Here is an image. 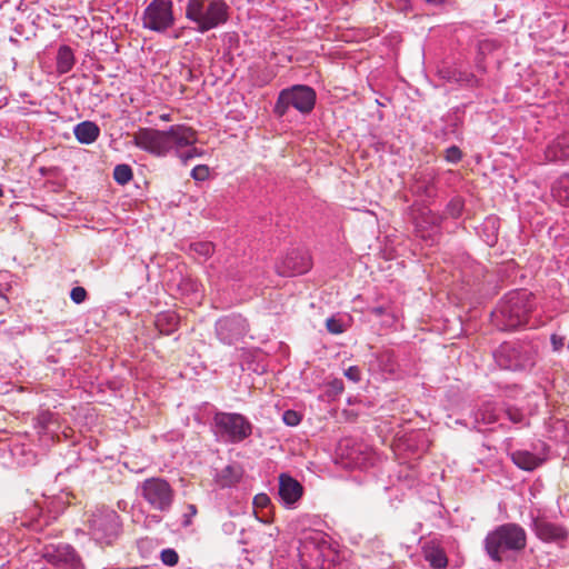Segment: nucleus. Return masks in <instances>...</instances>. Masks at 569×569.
I'll list each match as a JSON object with an SVG mask.
<instances>
[{
	"label": "nucleus",
	"mask_w": 569,
	"mask_h": 569,
	"mask_svg": "<svg viewBox=\"0 0 569 569\" xmlns=\"http://www.w3.org/2000/svg\"><path fill=\"white\" fill-rule=\"evenodd\" d=\"M190 249L204 258L210 257L214 252L213 243L208 241L191 243Z\"/></svg>",
	"instance_id": "f704fd0d"
},
{
	"label": "nucleus",
	"mask_w": 569,
	"mask_h": 569,
	"mask_svg": "<svg viewBox=\"0 0 569 569\" xmlns=\"http://www.w3.org/2000/svg\"><path fill=\"white\" fill-rule=\"evenodd\" d=\"M501 47L495 39H481L477 44L476 62L480 71H486L499 61Z\"/></svg>",
	"instance_id": "f3484780"
},
{
	"label": "nucleus",
	"mask_w": 569,
	"mask_h": 569,
	"mask_svg": "<svg viewBox=\"0 0 569 569\" xmlns=\"http://www.w3.org/2000/svg\"><path fill=\"white\" fill-rule=\"evenodd\" d=\"M233 325L231 319H222L217 323V332L221 340L226 341L227 337L223 336L224 330H229Z\"/></svg>",
	"instance_id": "49530a36"
},
{
	"label": "nucleus",
	"mask_w": 569,
	"mask_h": 569,
	"mask_svg": "<svg viewBox=\"0 0 569 569\" xmlns=\"http://www.w3.org/2000/svg\"><path fill=\"white\" fill-rule=\"evenodd\" d=\"M217 82V79L214 77V73H208L206 78H203L202 83L203 84H210L214 86Z\"/></svg>",
	"instance_id": "6e6d98bb"
},
{
	"label": "nucleus",
	"mask_w": 569,
	"mask_h": 569,
	"mask_svg": "<svg viewBox=\"0 0 569 569\" xmlns=\"http://www.w3.org/2000/svg\"><path fill=\"white\" fill-rule=\"evenodd\" d=\"M302 419L301 413L296 410L288 409L282 415V421L289 427H296Z\"/></svg>",
	"instance_id": "79ce46f5"
},
{
	"label": "nucleus",
	"mask_w": 569,
	"mask_h": 569,
	"mask_svg": "<svg viewBox=\"0 0 569 569\" xmlns=\"http://www.w3.org/2000/svg\"><path fill=\"white\" fill-rule=\"evenodd\" d=\"M345 376L352 382H359L361 380V370L358 366H351L345 370Z\"/></svg>",
	"instance_id": "de8ad7c7"
},
{
	"label": "nucleus",
	"mask_w": 569,
	"mask_h": 569,
	"mask_svg": "<svg viewBox=\"0 0 569 569\" xmlns=\"http://www.w3.org/2000/svg\"><path fill=\"white\" fill-rule=\"evenodd\" d=\"M425 560L433 569H446L448 567V557L445 549L433 541L426 542L422 547Z\"/></svg>",
	"instance_id": "4be33fe9"
},
{
	"label": "nucleus",
	"mask_w": 569,
	"mask_h": 569,
	"mask_svg": "<svg viewBox=\"0 0 569 569\" xmlns=\"http://www.w3.org/2000/svg\"><path fill=\"white\" fill-rule=\"evenodd\" d=\"M527 547V532L516 522L497 526L483 539V550L493 562L513 559Z\"/></svg>",
	"instance_id": "7ed1b4c3"
},
{
	"label": "nucleus",
	"mask_w": 569,
	"mask_h": 569,
	"mask_svg": "<svg viewBox=\"0 0 569 569\" xmlns=\"http://www.w3.org/2000/svg\"><path fill=\"white\" fill-rule=\"evenodd\" d=\"M42 558L59 568L80 569L81 558L76 549L68 543L46 545L41 551Z\"/></svg>",
	"instance_id": "9b49d317"
},
{
	"label": "nucleus",
	"mask_w": 569,
	"mask_h": 569,
	"mask_svg": "<svg viewBox=\"0 0 569 569\" xmlns=\"http://www.w3.org/2000/svg\"><path fill=\"white\" fill-rule=\"evenodd\" d=\"M160 559L164 565L173 567L179 561V555L174 549L168 548L161 551Z\"/></svg>",
	"instance_id": "ea45409f"
},
{
	"label": "nucleus",
	"mask_w": 569,
	"mask_h": 569,
	"mask_svg": "<svg viewBox=\"0 0 569 569\" xmlns=\"http://www.w3.org/2000/svg\"><path fill=\"white\" fill-rule=\"evenodd\" d=\"M142 27L154 32H166L174 24L173 3L171 0H151L143 10Z\"/></svg>",
	"instance_id": "1a4fd4ad"
},
{
	"label": "nucleus",
	"mask_w": 569,
	"mask_h": 569,
	"mask_svg": "<svg viewBox=\"0 0 569 569\" xmlns=\"http://www.w3.org/2000/svg\"><path fill=\"white\" fill-rule=\"evenodd\" d=\"M132 138V143L141 150L156 157H166L174 152L183 163L202 153L193 147L197 142V131L186 124H173L168 130L139 128Z\"/></svg>",
	"instance_id": "f257e3e1"
},
{
	"label": "nucleus",
	"mask_w": 569,
	"mask_h": 569,
	"mask_svg": "<svg viewBox=\"0 0 569 569\" xmlns=\"http://www.w3.org/2000/svg\"><path fill=\"white\" fill-rule=\"evenodd\" d=\"M486 242H487L489 246H491V247H492V246H495V244L497 243V234H496L495 232H492V233L488 237V239H487V241H486Z\"/></svg>",
	"instance_id": "13d9d810"
},
{
	"label": "nucleus",
	"mask_w": 569,
	"mask_h": 569,
	"mask_svg": "<svg viewBox=\"0 0 569 569\" xmlns=\"http://www.w3.org/2000/svg\"><path fill=\"white\" fill-rule=\"evenodd\" d=\"M73 133L80 143L90 144L99 138L100 128L92 121H82L74 127Z\"/></svg>",
	"instance_id": "bb28decb"
},
{
	"label": "nucleus",
	"mask_w": 569,
	"mask_h": 569,
	"mask_svg": "<svg viewBox=\"0 0 569 569\" xmlns=\"http://www.w3.org/2000/svg\"><path fill=\"white\" fill-rule=\"evenodd\" d=\"M441 120L445 122V126H447L448 131H451L453 136L460 138V127L463 124V113L459 108H455L447 112Z\"/></svg>",
	"instance_id": "cd10ccee"
},
{
	"label": "nucleus",
	"mask_w": 569,
	"mask_h": 569,
	"mask_svg": "<svg viewBox=\"0 0 569 569\" xmlns=\"http://www.w3.org/2000/svg\"><path fill=\"white\" fill-rule=\"evenodd\" d=\"M27 102L30 103V104H37V102L33 101V100H28Z\"/></svg>",
	"instance_id": "69168bd1"
},
{
	"label": "nucleus",
	"mask_w": 569,
	"mask_h": 569,
	"mask_svg": "<svg viewBox=\"0 0 569 569\" xmlns=\"http://www.w3.org/2000/svg\"><path fill=\"white\" fill-rule=\"evenodd\" d=\"M29 81L32 83L31 88L28 90L20 91V96L22 98H29L32 97V92H37L38 88L44 87L43 91H47L50 88V82L48 80H44L43 78L36 80L32 76L28 77Z\"/></svg>",
	"instance_id": "72a5a7b5"
},
{
	"label": "nucleus",
	"mask_w": 569,
	"mask_h": 569,
	"mask_svg": "<svg viewBox=\"0 0 569 569\" xmlns=\"http://www.w3.org/2000/svg\"><path fill=\"white\" fill-rule=\"evenodd\" d=\"M229 9L224 0H188L184 16L196 31L206 33L228 21Z\"/></svg>",
	"instance_id": "20e7f679"
},
{
	"label": "nucleus",
	"mask_w": 569,
	"mask_h": 569,
	"mask_svg": "<svg viewBox=\"0 0 569 569\" xmlns=\"http://www.w3.org/2000/svg\"><path fill=\"white\" fill-rule=\"evenodd\" d=\"M242 478V468L238 465H229L217 472L216 483L221 488L236 486Z\"/></svg>",
	"instance_id": "a878e982"
},
{
	"label": "nucleus",
	"mask_w": 569,
	"mask_h": 569,
	"mask_svg": "<svg viewBox=\"0 0 569 569\" xmlns=\"http://www.w3.org/2000/svg\"><path fill=\"white\" fill-rule=\"evenodd\" d=\"M330 393L337 396L343 391V381L341 379H333L329 383Z\"/></svg>",
	"instance_id": "603ef678"
},
{
	"label": "nucleus",
	"mask_w": 569,
	"mask_h": 569,
	"mask_svg": "<svg viewBox=\"0 0 569 569\" xmlns=\"http://www.w3.org/2000/svg\"><path fill=\"white\" fill-rule=\"evenodd\" d=\"M369 312L377 317L392 316L390 306H385V305L369 308Z\"/></svg>",
	"instance_id": "09e8293b"
},
{
	"label": "nucleus",
	"mask_w": 569,
	"mask_h": 569,
	"mask_svg": "<svg viewBox=\"0 0 569 569\" xmlns=\"http://www.w3.org/2000/svg\"><path fill=\"white\" fill-rule=\"evenodd\" d=\"M463 153L457 146H451L445 150L443 158L449 163H458L462 160Z\"/></svg>",
	"instance_id": "4c0bfd02"
},
{
	"label": "nucleus",
	"mask_w": 569,
	"mask_h": 569,
	"mask_svg": "<svg viewBox=\"0 0 569 569\" xmlns=\"http://www.w3.org/2000/svg\"><path fill=\"white\" fill-rule=\"evenodd\" d=\"M452 134L451 131H448V128L447 126H443L441 129H440V137L443 139V140H447L448 137Z\"/></svg>",
	"instance_id": "4d7b16f0"
},
{
	"label": "nucleus",
	"mask_w": 569,
	"mask_h": 569,
	"mask_svg": "<svg viewBox=\"0 0 569 569\" xmlns=\"http://www.w3.org/2000/svg\"><path fill=\"white\" fill-rule=\"evenodd\" d=\"M160 119H161L162 121H170L171 117H170V114H169V113H163V114H161V116H160Z\"/></svg>",
	"instance_id": "e2e57ef3"
},
{
	"label": "nucleus",
	"mask_w": 569,
	"mask_h": 569,
	"mask_svg": "<svg viewBox=\"0 0 569 569\" xmlns=\"http://www.w3.org/2000/svg\"><path fill=\"white\" fill-rule=\"evenodd\" d=\"M538 348L526 340L501 343L495 351L497 365L505 370L530 371L537 362Z\"/></svg>",
	"instance_id": "39448f33"
},
{
	"label": "nucleus",
	"mask_w": 569,
	"mask_h": 569,
	"mask_svg": "<svg viewBox=\"0 0 569 569\" xmlns=\"http://www.w3.org/2000/svg\"><path fill=\"white\" fill-rule=\"evenodd\" d=\"M510 458L518 468L525 471H533L545 462V459L528 450H515L510 453Z\"/></svg>",
	"instance_id": "b1692460"
},
{
	"label": "nucleus",
	"mask_w": 569,
	"mask_h": 569,
	"mask_svg": "<svg viewBox=\"0 0 569 569\" xmlns=\"http://www.w3.org/2000/svg\"><path fill=\"white\" fill-rule=\"evenodd\" d=\"M443 218L445 217L436 214V213H432L431 211H429L428 218L426 219V221L430 222L433 226H440V223L442 222Z\"/></svg>",
	"instance_id": "5fc2aeb1"
},
{
	"label": "nucleus",
	"mask_w": 569,
	"mask_h": 569,
	"mask_svg": "<svg viewBox=\"0 0 569 569\" xmlns=\"http://www.w3.org/2000/svg\"><path fill=\"white\" fill-rule=\"evenodd\" d=\"M550 342L552 346V350L559 352L565 346V337L553 333L550 337Z\"/></svg>",
	"instance_id": "8fccbe9b"
},
{
	"label": "nucleus",
	"mask_w": 569,
	"mask_h": 569,
	"mask_svg": "<svg viewBox=\"0 0 569 569\" xmlns=\"http://www.w3.org/2000/svg\"><path fill=\"white\" fill-rule=\"evenodd\" d=\"M556 192L559 201L565 206H569V174L560 179L559 188Z\"/></svg>",
	"instance_id": "c9c22d12"
},
{
	"label": "nucleus",
	"mask_w": 569,
	"mask_h": 569,
	"mask_svg": "<svg viewBox=\"0 0 569 569\" xmlns=\"http://www.w3.org/2000/svg\"><path fill=\"white\" fill-rule=\"evenodd\" d=\"M56 519V512L53 513L51 510H44L42 506L36 502L27 510L26 520H23L21 525L33 531H42Z\"/></svg>",
	"instance_id": "a211bd4d"
},
{
	"label": "nucleus",
	"mask_w": 569,
	"mask_h": 569,
	"mask_svg": "<svg viewBox=\"0 0 569 569\" xmlns=\"http://www.w3.org/2000/svg\"><path fill=\"white\" fill-rule=\"evenodd\" d=\"M489 226H490V228H491L492 230H496V229H497V228H496V219H488V220L486 221V227H489Z\"/></svg>",
	"instance_id": "052dcab7"
},
{
	"label": "nucleus",
	"mask_w": 569,
	"mask_h": 569,
	"mask_svg": "<svg viewBox=\"0 0 569 569\" xmlns=\"http://www.w3.org/2000/svg\"><path fill=\"white\" fill-rule=\"evenodd\" d=\"M326 328L332 335H340L346 331L342 320L336 317H330L327 319Z\"/></svg>",
	"instance_id": "58836bf2"
},
{
	"label": "nucleus",
	"mask_w": 569,
	"mask_h": 569,
	"mask_svg": "<svg viewBox=\"0 0 569 569\" xmlns=\"http://www.w3.org/2000/svg\"><path fill=\"white\" fill-rule=\"evenodd\" d=\"M70 298L74 303L80 305L88 299V292L83 287L78 286L71 289Z\"/></svg>",
	"instance_id": "37998d69"
},
{
	"label": "nucleus",
	"mask_w": 569,
	"mask_h": 569,
	"mask_svg": "<svg viewBox=\"0 0 569 569\" xmlns=\"http://www.w3.org/2000/svg\"><path fill=\"white\" fill-rule=\"evenodd\" d=\"M187 74H188V77H187L188 81H194V80H197L199 78L198 74L193 73V72H190V73H187Z\"/></svg>",
	"instance_id": "680f3d73"
},
{
	"label": "nucleus",
	"mask_w": 569,
	"mask_h": 569,
	"mask_svg": "<svg viewBox=\"0 0 569 569\" xmlns=\"http://www.w3.org/2000/svg\"><path fill=\"white\" fill-rule=\"evenodd\" d=\"M291 102V106L303 114L310 113L316 104V91L305 84H296L289 89H283Z\"/></svg>",
	"instance_id": "2eb2a0df"
},
{
	"label": "nucleus",
	"mask_w": 569,
	"mask_h": 569,
	"mask_svg": "<svg viewBox=\"0 0 569 569\" xmlns=\"http://www.w3.org/2000/svg\"><path fill=\"white\" fill-rule=\"evenodd\" d=\"M531 529L539 540L556 543L561 548L566 546L569 539V531L565 526L551 522L546 518H533Z\"/></svg>",
	"instance_id": "ddd939ff"
},
{
	"label": "nucleus",
	"mask_w": 569,
	"mask_h": 569,
	"mask_svg": "<svg viewBox=\"0 0 569 569\" xmlns=\"http://www.w3.org/2000/svg\"><path fill=\"white\" fill-rule=\"evenodd\" d=\"M93 76V82H98V76L96 73Z\"/></svg>",
	"instance_id": "0e129e2a"
},
{
	"label": "nucleus",
	"mask_w": 569,
	"mask_h": 569,
	"mask_svg": "<svg viewBox=\"0 0 569 569\" xmlns=\"http://www.w3.org/2000/svg\"><path fill=\"white\" fill-rule=\"evenodd\" d=\"M379 368L383 372L395 373L398 369V361L393 350L383 349L376 355Z\"/></svg>",
	"instance_id": "c85d7f7f"
},
{
	"label": "nucleus",
	"mask_w": 569,
	"mask_h": 569,
	"mask_svg": "<svg viewBox=\"0 0 569 569\" xmlns=\"http://www.w3.org/2000/svg\"><path fill=\"white\" fill-rule=\"evenodd\" d=\"M40 439L53 441L60 429L59 416L50 410H40L32 419Z\"/></svg>",
	"instance_id": "dca6fc26"
},
{
	"label": "nucleus",
	"mask_w": 569,
	"mask_h": 569,
	"mask_svg": "<svg viewBox=\"0 0 569 569\" xmlns=\"http://www.w3.org/2000/svg\"><path fill=\"white\" fill-rule=\"evenodd\" d=\"M320 551H329V545L322 535L318 531L305 532L299 540V558L301 566L303 567L311 560L313 556H318Z\"/></svg>",
	"instance_id": "4468645a"
},
{
	"label": "nucleus",
	"mask_w": 569,
	"mask_h": 569,
	"mask_svg": "<svg viewBox=\"0 0 569 569\" xmlns=\"http://www.w3.org/2000/svg\"><path fill=\"white\" fill-rule=\"evenodd\" d=\"M57 71H71L77 62L74 49L69 44H59L54 50Z\"/></svg>",
	"instance_id": "393cba45"
},
{
	"label": "nucleus",
	"mask_w": 569,
	"mask_h": 569,
	"mask_svg": "<svg viewBox=\"0 0 569 569\" xmlns=\"http://www.w3.org/2000/svg\"><path fill=\"white\" fill-rule=\"evenodd\" d=\"M139 490L140 496L152 509L160 512H168L172 508L176 491L164 478H148L141 482Z\"/></svg>",
	"instance_id": "6e6552de"
},
{
	"label": "nucleus",
	"mask_w": 569,
	"mask_h": 569,
	"mask_svg": "<svg viewBox=\"0 0 569 569\" xmlns=\"http://www.w3.org/2000/svg\"><path fill=\"white\" fill-rule=\"evenodd\" d=\"M545 158L549 162H565L569 160V132L558 136L546 147Z\"/></svg>",
	"instance_id": "aec40b11"
},
{
	"label": "nucleus",
	"mask_w": 569,
	"mask_h": 569,
	"mask_svg": "<svg viewBox=\"0 0 569 569\" xmlns=\"http://www.w3.org/2000/svg\"><path fill=\"white\" fill-rule=\"evenodd\" d=\"M442 79L448 82H467L470 83L475 77V73H442Z\"/></svg>",
	"instance_id": "a19ab883"
},
{
	"label": "nucleus",
	"mask_w": 569,
	"mask_h": 569,
	"mask_svg": "<svg viewBox=\"0 0 569 569\" xmlns=\"http://www.w3.org/2000/svg\"><path fill=\"white\" fill-rule=\"evenodd\" d=\"M500 410L492 401L482 402L473 411V428L480 430L481 426L492 425L498 421Z\"/></svg>",
	"instance_id": "412c9836"
},
{
	"label": "nucleus",
	"mask_w": 569,
	"mask_h": 569,
	"mask_svg": "<svg viewBox=\"0 0 569 569\" xmlns=\"http://www.w3.org/2000/svg\"><path fill=\"white\" fill-rule=\"evenodd\" d=\"M10 301L8 297L0 290V315H3L9 309Z\"/></svg>",
	"instance_id": "864d4df0"
},
{
	"label": "nucleus",
	"mask_w": 569,
	"mask_h": 569,
	"mask_svg": "<svg viewBox=\"0 0 569 569\" xmlns=\"http://www.w3.org/2000/svg\"><path fill=\"white\" fill-rule=\"evenodd\" d=\"M270 503L271 500L266 493H259L253 498V505L258 508H266Z\"/></svg>",
	"instance_id": "3c124183"
},
{
	"label": "nucleus",
	"mask_w": 569,
	"mask_h": 569,
	"mask_svg": "<svg viewBox=\"0 0 569 569\" xmlns=\"http://www.w3.org/2000/svg\"><path fill=\"white\" fill-rule=\"evenodd\" d=\"M312 267V259L306 249L293 248L276 262V272L281 277H293L308 272Z\"/></svg>",
	"instance_id": "9d476101"
},
{
	"label": "nucleus",
	"mask_w": 569,
	"mask_h": 569,
	"mask_svg": "<svg viewBox=\"0 0 569 569\" xmlns=\"http://www.w3.org/2000/svg\"><path fill=\"white\" fill-rule=\"evenodd\" d=\"M329 551H320L318 556H313L308 563L303 566V569H331V560L327 559Z\"/></svg>",
	"instance_id": "2f4dec72"
},
{
	"label": "nucleus",
	"mask_w": 569,
	"mask_h": 569,
	"mask_svg": "<svg viewBox=\"0 0 569 569\" xmlns=\"http://www.w3.org/2000/svg\"><path fill=\"white\" fill-rule=\"evenodd\" d=\"M191 177L197 181H204L209 177V168L206 164H198L191 171Z\"/></svg>",
	"instance_id": "a18cd8bd"
},
{
	"label": "nucleus",
	"mask_w": 569,
	"mask_h": 569,
	"mask_svg": "<svg viewBox=\"0 0 569 569\" xmlns=\"http://www.w3.org/2000/svg\"><path fill=\"white\" fill-rule=\"evenodd\" d=\"M89 533L101 546H110L119 537L121 520L117 511L110 508H98L89 520Z\"/></svg>",
	"instance_id": "0eeeda50"
},
{
	"label": "nucleus",
	"mask_w": 569,
	"mask_h": 569,
	"mask_svg": "<svg viewBox=\"0 0 569 569\" xmlns=\"http://www.w3.org/2000/svg\"><path fill=\"white\" fill-rule=\"evenodd\" d=\"M535 309V296L527 289L510 291L491 312L493 326L501 331L525 327Z\"/></svg>",
	"instance_id": "f03ea898"
},
{
	"label": "nucleus",
	"mask_w": 569,
	"mask_h": 569,
	"mask_svg": "<svg viewBox=\"0 0 569 569\" xmlns=\"http://www.w3.org/2000/svg\"><path fill=\"white\" fill-rule=\"evenodd\" d=\"M198 513V508L193 503L187 505V511L182 515V527L188 528L192 525V518Z\"/></svg>",
	"instance_id": "c03bdc74"
},
{
	"label": "nucleus",
	"mask_w": 569,
	"mask_h": 569,
	"mask_svg": "<svg viewBox=\"0 0 569 569\" xmlns=\"http://www.w3.org/2000/svg\"><path fill=\"white\" fill-rule=\"evenodd\" d=\"M290 106L291 102H289L287 93H284V91L282 90L274 104L273 111L278 117H283L287 113Z\"/></svg>",
	"instance_id": "e433bc0d"
},
{
	"label": "nucleus",
	"mask_w": 569,
	"mask_h": 569,
	"mask_svg": "<svg viewBox=\"0 0 569 569\" xmlns=\"http://www.w3.org/2000/svg\"><path fill=\"white\" fill-rule=\"evenodd\" d=\"M212 423L217 436L229 443H239L252 435L253 426L241 413L218 411Z\"/></svg>",
	"instance_id": "423d86ee"
},
{
	"label": "nucleus",
	"mask_w": 569,
	"mask_h": 569,
	"mask_svg": "<svg viewBox=\"0 0 569 569\" xmlns=\"http://www.w3.org/2000/svg\"><path fill=\"white\" fill-rule=\"evenodd\" d=\"M180 317L176 311L167 310L156 316L154 326L161 335H172L179 329Z\"/></svg>",
	"instance_id": "5701e85b"
},
{
	"label": "nucleus",
	"mask_w": 569,
	"mask_h": 569,
	"mask_svg": "<svg viewBox=\"0 0 569 569\" xmlns=\"http://www.w3.org/2000/svg\"><path fill=\"white\" fill-rule=\"evenodd\" d=\"M133 178L132 169L129 164H117L113 169V179L117 183L124 186Z\"/></svg>",
	"instance_id": "7c9ffc66"
},
{
	"label": "nucleus",
	"mask_w": 569,
	"mask_h": 569,
	"mask_svg": "<svg viewBox=\"0 0 569 569\" xmlns=\"http://www.w3.org/2000/svg\"><path fill=\"white\" fill-rule=\"evenodd\" d=\"M505 413L507 418L512 423H522L523 426H529V421L526 420V417L520 408L508 405L505 407Z\"/></svg>",
	"instance_id": "473e14b6"
},
{
	"label": "nucleus",
	"mask_w": 569,
	"mask_h": 569,
	"mask_svg": "<svg viewBox=\"0 0 569 569\" xmlns=\"http://www.w3.org/2000/svg\"><path fill=\"white\" fill-rule=\"evenodd\" d=\"M3 196V189L0 187V197Z\"/></svg>",
	"instance_id": "338daca9"
},
{
	"label": "nucleus",
	"mask_w": 569,
	"mask_h": 569,
	"mask_svg": "<svg viewBox=\"0 0 569 569\" xmlns=\"http://www.w3.org/2000/svg\"><path fill=\"white\" fill-rule=\"evenodd\" d=\"M465 209V199L461 196L452 197L445 208V216L452 219L461 217Z\"/></svg>",
	"instance_id": "c756f323"
},
{
	"label": "nucleus",
	"mask_w": 569,
	"mask_h": 569,
	"mask_svg": "<svg viewBox=\"0 0 569 569\" xmlns=\"http://www.w3.org/2000/svg\"><path fill=\"white\" fill-rule=\"evenodd\" d=\"M426 2L432 6H441L446 2V0H426Z\"/></svg>",
	"instance_id": "bf43d9fd"
},
{
	"label": "nucleus",
	"mask_w": 569,
	"mask_h": 569,
	"mask_svg": "<svg viewBox=\"0 0 569 569\" xmlns=\"http://www.w3.org/2000/svg\"><path fill=\"white\" fill-rule=\"evenodd\" d=\"M303 495L301 483L288 473L279 476V496L286 505L296 503Z\"/></svg>",
	"instance_id": "6ab92c4d"
},
{
	"label": "nucleus",
	"mask_w": 569,
	"mask_h": 569,
	"mask_svg": "<svg viewBox=\"0 0 569 569\" xmlns=\"http://www.w3.org/2000/svg\"><path fill=\"white\" fill-rule=\"evenodd\" d=\"M439 190V171L433 167L419 168L412 176L411 191L413 194L435 200Z\"/></svg>",
	"instance_id": "f8f14e48"
}]
</instances>
